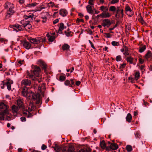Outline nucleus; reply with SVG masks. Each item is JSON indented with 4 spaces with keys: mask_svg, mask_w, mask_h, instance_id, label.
<instances>
[{
    "mask_svg": "<svg viewBox=\"0 0 152 152\" xmlns=\"http://www.w3.org/2000/svg\"><path fill=\"white\" fill-rule=\"evenodd\" d=\"M22 94L23 96L26 97L28 99H33L36 100L37 104H39L41 102L39 94H34L31 91L28 90V88L26 86L23 87Z\"/></svg>",
    "mask_w": 152,
    "mask_h": 152,
    "instance_id": "f257e3e1",
    "label": "nucleus"
},
{
    "mask_svg": "<svg viewBox=\"0 0 152 152\" xmlns=\"http://www.w3.org/2000/svg\"><path fill=\"white\" fill-rule=\"evenodd\" d=\"M34 70L33 71H31V74L28 71H27V76L33 80H37V78L34 77L33 74L35 76L38 77L39 72L40 71V69L39 67L37 66H34Z\"/></svg>",
    "mask_w": 152,
    "mask_h": 152,
    "instance_id": "f03ea898",
    "label": "nucleus"
},
{
    "mask_svg": "<svg viewBox=\"0 0 152 152\" xmlns=\"http://www.w3.org/2000/svg\"><path fill=\"white\" fill-rule=\"evenodd\" d=\"M121 51L123 52L125 56H127L129 54V51L128 50V48L126 46H124L121 49Z\"/></svg>",
    "mask_w": 152,
    "mask_h": 152,
    "instance_id": "7ed1b4c3",
    "label": "nucleus"
},
{
    "mask_svg": "<svg viewBox=\"0 0 152 152\" xmlns=\"http://www.w3.org/2000/svg\"><path fill=\"white\" fill-rule=\"evenodd\" d=\"M10 28H13L14 29L18 32L21 30L23 26L18 24H14L10 25Z\"/></svg>",
    "mask_w": 152,
    "mask_h": 152,
    "instance_id": "20e7f679",
    "label": "nucleus"
},
{
    "mask_svg": "<svg viewBox=\"0 0 152 152\" xmlns=\"http://www.w3.org/2000/svg\"><path fill=\"white\" fill-rule=\"evenodd\" d=\"M34 16L33 13H31L30 15H24V18L26 20H28V22H31L34 18Z\"/></svg>",
    "mask_w": 152,
    "mask_h": 152,
    "instance_id": "39448f33",
    "label": "nucleus"
},
{
    "mask_svg": "<svg viewBox=\"0 0 152 152\" xmlns=\"http://www.w3.org/2000/svg\"><path fill=\"white\" fill-rule=\"evenodd\" d=\"M40 37H38L37 38H28V40L29 41L34 44H38L39 43Z\"/></svg>",
    "mask_w": 152,
    "mask_h": 152,
    "instance_id": "423d86ee",
    "label": "nucleus"
},
{
    "mask_svg": "<svg viewBox=\"0 0 152 152\" xmlns=\"http://www.w3.org/2000/svg\"><path fill=\"white\" fill-rule=\"evenodd\" d=\"M21 84L22 86H30L31 84V81L28 79H23L21 81Z\"/></svg>",
    "mask_w": 152,
    "mask_h": 152,
    "instance_id": "0eeeda50",
    "label": "nucleus"
},
{
    "mask_svg": "<svg viewBox=\"0 0 152 152\" xmlns=\"http://www.w3.org/2000/svg\"><path fill=\"white\" fill-rule=\"evenodd\" d=\"M111 15V14L107 12H104L100 15L99 16H101L102 18H106L110 17Z\"/></svg>",
    "mask_w": 152,
    "mask_h": 152,
    "instance_id": "6e6552de",
    "label": "nucleus"
},
{
    "mask_svg": "<svg viewBox=\"0 0 152 152\" xmlns=\"http://www.w3.org/2000/svg\"><path fill=\"white\" fill-rule=\"evenodd\" d=\"M111 24V23L109 20L108 19H105L103 21L102 23V25L104 27L107 26L108 27Z\"/></svg>",
    "mask_w": 152,
    "mask_h": 152,
    "instance_id": "1a4fd4ad",
    "label": "nucleus"
},
{
    "mask_svg": "<svg viewBox=\"0 0 152 152\" xmlns=\"http://www.w3.org/2000/svg\"><path fill=\"white\" fill-rule=\"evenodd\" d=\"M4 8L7 10H12L14 8V5L10 2L6 3L4 5Z\"/></svg>",
    "mask_w": 152,
    "mask_h": 152,
    "instance_id": "9d476101",
    "label": "nucleus"
},
{
    "mask_svg": "<svg viewBox=\"0 0 152 152\" xmlns=\"http://www.w3.org/2000/svg\"><path fill=\"white\" fill-rule=\"evenodd\" d=\"M113 150H115L118 148V145L115 143H111L109 147H107L106 149L107 150H109V148Z\"/></svg>",
    "mask_w": 152,
    "mask_h": 152,
    "instance_id": "9b49d317",
    "label": "nucleus"
},
{
    "mask_svg": "<svg viewBox=\"0 0 152 152\" xmlns=\"http://www.w3.org/2000/svg\"><path fill=\"white\" fill-rule=\"evenodd\" d=\"M70 81L71 83L69 80H66L64 82L65 85L66 86H69V87H72V85L74 84V82L73 81L72 79H71Z\"/></svg>",
    "mask_w": 152,
    "mask_h": 152,
    "instance_id": "f8f14e48",
    "label": "nucleus"
},
{
    "mask_svg": "<svg viewBox=\"0 0 152 152\" xmlns=\"http://www.w3.org/2000/svg\"><path fill=\"white\" fill-rule=\"evenodd\" d=\"M8 113L9 112L8 110H4L3 112L0 113V120H4V115L7 114H8Z\"/></svg>",
    "mask_w": 152,
    "mask_h": 152,
    "instance_id": "ddd939ff",
    "label": "nucleus"
},
{
    "mask_svg": "<svg viewBox=\"0 0 152 152\" xmlns=\"http://www.w3.org/2000/svg\"><path fill=\"white\" fill-rule=\"evenodd\" d=\"M23 114L24 116L27 118L32 117L33 116L32 114L27 110H23Z\"/></svg>",
    "mask_w": 152,
    "mask_h": 152,
    "instance_id": "4468645a",
    "label": "nucleus"
},
{
    "mask_svg": "<svg viewBox=\"0 0 152 152\" xmlns=\"http://www.w3.org/2000/svg\"><path fill=\"white\" fill-rule=\"evenodd\" d=\"M52 148H53L54 150L56 151V152H60L61 149V146L57 144H55L54 146H53Z\"/></svg>",
    "mask_w": 152,
    "mask_h": 152,
    "instance_id": "2eb2a0df",
    "label": "nucleus"
},
{
    "mask_svg": "<svg viewBox=\"0 0 152 152\" xmlns=\"http://www.w3.org/2000/svg\"><path fill=\"white\" fill-rule=\"evenodd\" d=\"M23 46L26 49H29L30 48L31 45L30 43L28 42L25 41L23 43Z\"/></svg>",
    "mask_w": 152,
    "mask_h": 152,
    "instance_id": "dca6fc26",
    "label": "nucleus"
},
{
    "mask_svg": "<svg viewBox=\"0 0 152 152\" xmlns=\"http://www.w3.org/2000/svg\"><path fill=\"white\" fill-rule=\"evenodd\" d=\"M37 64L42 66V68L43 69H46V64L42 60H39L37 62Z\"/></svg>",
    "mask_w": 152,
    "mask_h": 152,
    "instance_id": "f3484780",
    "label": "nucleus"
},
{
    "mask_svg": "<svg viewBox=\"0 0 152 152\" xmlns=\"http://www.w3.org/2000/svg\"><path fill=\"white\" fill-rule=\"evenodd\" d=\"M64 28V25L62 23H61L60 24V26L59 28V30H58V32L60 34H62L61 31L63 30Z\"/></svg>",
    "mask_w": 152,
    "mask_h": 152,
    "instance_id": "a211bd4d",
    "label": "nucleus"
},
{
    "mask_svg": "<svg viewBox=\"0 0 152 152\" xmlns=\"http://www.w3.org/2000/svg\"><path fill=\"white\" fill-rule=\"evenodd\" d=\"M17 104L19 107H22L23 105L22 99L20 98H19L17 100Z\"/></svg>",
    "mask_w": 152,
    "mask_h": 152,
    "instance_id": "6ab92c4d",
    "label": "nucleus"
},
{
    "mask_svg": "<svg viewBox=\"0 0 152 152\" xmlns=\"http://www.w3.org/2000/svg\"><path fill=\"white\" fill-rule=\"evenodd\" d=\"M126 59L127 61L130 64H133L134 65H135L136 63H133V58L131 57H127Z\"/></svg>",
    "mask_w": 152,
    "mask_h": 152,
    "instance_id": "aec40b11",
    "label": "nucleus"
},
{
    "mask_svg": "<svg viewBox=\"0 0 152 152\" xmlns=\"http://www.w3.org/2000/svg\"><path fill=\"white\" fill-rule=\"evenodd\" d=\"M13 83L12 81L11 80L10 81H8L6 83V85L7 86V88L9 90H10L11 89V84Z\"/></svg>",
    "mask_w": 152,
    "mask_h": 152,
    "instance_id": "412c9836",
    "label": "nucleus"
},
{
    "mask_svg": "<svg viewBox=\"0 0 152 152\" xmlns=\"http://www.w3.org/2000/svg\"><path fill=\"white\" fill-rule=\"evenodd\" d=\"M59 13L60 15L64 17L67 15L68 12L66 10H60Z\"/></svg>",
    "mask_w": 152,
    "mask_h": 152,
    "instance_id": "4be33fe9",
    "label": "nucleus"
},
{
    "mask_svg": "<svg viewBox=\"0 0 152 152\" xmlns=\"http://www.w3.org/2000/svg\"><path fill=\"white\" fill-rule=\"evenodd\" d=\"M3 109L4 110H7V106L4 103H0V110Z\"/></svg>",
    "mask_w": 152,
    "mask_h": 152,
    "instance_id": "5701e85b",
    "label": "nucleus"
},
{
    "mask_svg": "<svg viewBox=\"0 0 152 152\" xmlns=\"http://www.w3.org/2000/svg\"><path fill=\"white\" fill-rule=\"evenodd\" d=\"M132 117L130 113L128 114L126 117V121L129 123L130 122L132 119Z\"/></svg>",
    "mask_w": 152,
    "mask_h": 152,
    "instance_id": "b1692460",
    "label": "nucleus"
},
{
    "mask_svg": "<svg viewBox=\"0 0 152 152\" xmlns=\"http://www.w3.org/2000/svg\"><path fill=\"white\" fill-rule=\"evenodd\" d=\"M49 16V14L47 12H42L41 14V17L42 18H47Z\"/></svg>",
    "mask_w": 152,
    "mask_h": 152,
    "instance_id": "393cba45",
    "label": "nucleus"
},
{
    "mask_svg": "<svg viewBox=\"0 0 152 152\" xmlns=\"http://www.w3.org/2000/svg\"><path fill=\"white\" fill-rule=\"evenodd\" d=\"M14 13V10H8L7 12V17H9Z\"/></svg>",
    "mask_w": 152,
    "mask_h": 152,
    "instance_id": "a878e982",
    "label": "nucleus"
},
{
    "mask_svg": "<svg viewBox=\"0 0 152 152\" xmlns=\"http://www.w3.org/2000/svg\"><path fill=\"white\" fill-rule=\"evenodd\" d=\"M125 11L126 13L130 16H131L134 14L133 10H125Z\"/></svg>",
    "mask_w": 152,
    "mask_h": 152,
    "instance_id": "bb28decb",
    "label": "nucleus"
},
{
    "mask_svg": "<svg viewBox=\"0 0 152 152\" xmlns=\"http://www.w3.org/2000/svg\"><path fill=\"white\" fill-rule=\"evenodd\" d=\"M29 23V22H28L26 24H25V25L24 26V27L25 28V29L26 30L31 29L32 27L31 25Z\"/></svg>",
    "mask_w": 152,
    "mask_h": 152,
    "instance_id": "cd10ccee",
    "label": "nucleus"
},
{
    "mask_svg": "<svg viewBox=\"0 0 152 152\" xmlns=\"http://www.w3.org/2000/svg\"><path fill=\"white\" fill-rule=\"evenodd\" d=\"M18 108L15 105H13L12 107V110L13 113H16L18 111Z\"/></svg>",
    "mask_w": 152,
    "mask_h": 152,
    "instance_id": "c85d7f7f",
    "label": "nucleus"
},
{
    "mask_svg": "<svg viewBox=\"0 0 152 152\" xmlns=\"http://www.w3.org/2000/svg\"><path fill=\"white\" fill-rule=\"evenodd\" d=\"M152 55V54L151 52L150 51L148 50L147 53L145 54V58L148 59V58H150L151 57Z\"/></svg>",
    "mask_w": 152,
    "mask_h": 152,
    "instance_id": "c756f323",
    "label": "nucleus"
},
{
    "mask_svg": "<svg viewBox=\"0 0 152 152\" xmlns=\"http://www.w3.org/2000/svg\"><path fill=\"white\" fill-rule=\"evenodd\" d=\"M34 107L33 104L32 103H29L28 107V110L29 111H31L33 110L34 109Z\"/></svg>",
    "mask_w": 152,
    "mask_h": 152,
    "instance_id": "7c9ffc66",
    "label": "nucleus"
},
{
    "mask_svg": "<svg viewBox=\"0 0 152 152\" xmlns=\"http://www.w3.org/2000/svg\"><path fill=\"white\" fill-rule=\"evenodd\" d=\"M62 49L63 50H67L69 48V46L67 44H64L62 47Z\"/></svg>",
    "mask_w": 152,
    "mask_h": 152,
    "instance_id": "2f4dec72",
    "label": "nucleus"
},
{
    "mask_svg": "<svg viewBox=\"0 0 152 152\" xmlns=\"http://www.w3.org/2000/svg\"><path fill=\"white\" fill-rule=\"evenodd\" d=\"M138 20L140 22L142 23V25H146V23L142 17L140 16V18L138 19Z\"/></svg>",
    "mask_w": 152,
    "mask_h": 152,
    "instance_id": "473e14b6",
    "label": "nucleus"
},
{
    "mask_svg": "<svg viewBox=\"0 0 152 152\" xmlns=\"http://www.w3.org/2000/svg\"><path fill=\"white\" fill-rule=\"evenodd\" d=\"M135 79L137 80L139 78L140 76V73L139 71H137L136 72L134 75Z\"/></svg>",
    "mask_w": 152,
    "mask_h": 152,
    "instance_id": "72a5a7b5",
    "label": "nucleus"
},
{
    "mask_svg": "<svg viewBox=\"0 0 152 152\" xmlns=\"http://www.w3.org/2000/svg\"><path fill=\"white\" fill-rule=\"evenodd\" d=\"M100 145L101 148L102 149H104L106 148V145L104 141H103L101 142L100 143Z\"/></svg>",
    "mask_w": 152,
    "mask_h": 152,
    "instance_id": "f704fd0d",
    "label": "nucleus"
},
{
    "mask_svg": "<svg viewBox=\"0 0 152 152\" xmlns=\"http://www.w3.org/2000/svg\"><path fill=\"white\" fill-rule=\"evenodd\" d=\"M146 46L145 45H143L139 49V52L140 53H142L146 49Z\"/></svg>",
    "mask_w": 152,
    "mask_h": 152,
    "instance_id": "c9c22d12",
    "label": "nucleus"
},
{
    "mask_svg": "<svg viewBox=\"0 0 152 152\" xmlns=\"http://www.w3.org/2000/svg\"><path fill=\"white\" fill-rule=\"evenodd\" d=\"M126 149L128 152H131L132 150V146L130 145H127L126 146Z\"/></svg>",
    "mask_w": 152,
    "mask_h": 152,
    "instance_id": "e433bc0d",
    "label": "nucleus"
},
{
    "mask_svg": "<svg viewBox=\"0 0 152 152\" xmlns=\"http://www.w3.org/2000/svg\"><path fill=\"white\" fill-rule=\"evenodd\" d=\"M45 88L44 84H43L41 86H39L38 89V90L40 91H41L43 90H45Z\"/></svg>",
    "mask_w": 152,
    "mask_h": 152,
    "instance_id": "4c0bfd02",
    "label": "nucleus"
},
{
    "mask_svg": "<svg viewBox=\"0 0 152 152\" xmlns=\"http://www.w3.org/2000/svg\"><path fill=\"white\" fill-rule=\"evenodd\" d=\"M74 150L75 149L72 146H70L68 148V152H74Z\"/></svg>",
    "mask_w": 152,
    "mask_h": 152,
    "instance_id": "58836bf2",
    "label": "nucleus"
},
{
    "mask_svg": "<svg viewBox=\"0 0 152 152\" xmlns=\"http://www.w3.org/2000/svg\"><path fill=\"white\" fill-rule=\"evenodd\" d=\"M88 5L86 7V8L87 10H92V9H94V3H93V4H90Z\"/></svg>",
    "mask_w": 152,
    "mask_h": 152,
    "instance_id": "ea45409f",
    "label": "nucleus"
},
{
    "mask_svg": "<svg viewBox=\"0 0 152 152\" xmlns=\"http://www.w3.org/2000/svg\"><path fill=\"white\" fill-rule=\"evenodd\" d=\"M112 45L114 46H118L119 45V43L118 42L113 41L111 42Z\"/></svg>",
    "mask_w": 152,
    "mask_h": 152,
    "instance_id": "a19ab883",
    "label": "nucleus"
},
{
    "mask_svg": "<svg viewBox=\"0 0 152 152\" xmlns=\"http://www.w3.org/2000/svg\"><path fill=\"white\" fill-rule=\"evenodd\" d=\"M55 38V37L54 36H51L48 38V40L50 42H52L54 41Z\"/></svg>",
    "mask_w": 152,
    "mask_h": 152,
    "instance_id": "79ce46f5",
    "label": "nucleus"
},
{
    "mask_svg": "<svg viewBox=\"0 0 152 152\" xmlns=\"http://www.w3.org/2000/svg\"><path fill=\"white\" fill-rule=\"evenodd\" d=\"M26 20H21L20 22V23L23 25V27H24V26H25V24H26V23L28 22V20L26 21Z\"/></svg>",
    "mask_w": 152,
    "mask_h": 152,
    "instance_id": "37998d69",
    "label": "nucleus"
},
{
    "mask_svg": "<svg viewBox=\"0 0 152 152\" xmlns=\"http://www.w3.org/2000/svg\"><path fill=\"white\" fill-rule=\"evenodd\" d=\"M123 10H117L116 14V16H118L119 15V13H120L122 15L123 12Z\"/></svg>",
    "mask_w": 152,
    "mask_h": 152,
    "instance_id": "c03bdc74",
    "label": "nucleus"
},
{
    "mask_svg": "<svg viewBox=\"0 0 152 152\" xmlns=\"http://www.w3.org/2000/svg\"><path fill=\"white\" fill-rule=\"evenodd\" d=\"M121 59V56H118L116 58V60L117 61H120Z\"/></svg>",
    "mask_w": 152,
    "mask_h": 152,
    "instance_id": "a18cd8bd",
    "label": "nucleus"
},
{
    "mask_svg": "<svg viewBox=\"0 0 152 152\" xmlns=\"http://www.w3.org/2000/svg\"><path fill=\"white\" fill-rule=\"evenodd\" d=\"M128 80L131 83H134V79L133 78L132 76H130L128 78Z\"/></svg>",
    "mask_w": 152,
    "mask_h": 152,
    "instance_id": "49530a36",
    "label": "nucleus"
},
{
    "mask_svg": "<svg viewBox=\"0 0 152 152\" xmlns=\"http://www.w3.org/2000/svg\"><path fill=\"white\" fill-rule=\"evenodd\" d=\"M66 78V77L63 75L61 76L60 77V80L61 81H64Z\"/></svg>",
    "mask_w": 152,
    "mask_h": 152,
    "instance_id": "de8ad7c7",
    "label": "nucleus"
},
{
    "mask_svg": "<svg viewBox=\"0 0 152 152\" xmlns=\"http://www.w3.org/2000/svg\"><path fill=\"white\" fill-rule=\"evenodd\" d=\"M37 4L36 3H32L31 4H29L28 5V7H34L36 6L37 5Z\"/></svg>",
    "mask_w": 152,
    "mask_h": 152,
    "instance_id": "09e8293b",
    "label": "nucleus"
},
{
    "mask_svg": "<svg viewBox=\"0 0 152 152\" xmlns=\"http://www.w3.org/2000/svg\"><path fill=\"white\" fill-rule=\"evenodd\" d=\"M78 152H90L89 151L84 149H81Z\"/></svg>",
    "mask_w": 152,
    "mask_h": 152,
    "instance_id": "8fccbe9b",
    "label": "nucleus"
},
{
    "mask_svg": "<svg viewBox=\"0 0 152 152\" xmlns=\"http://www.w3.org/2000/svg\"><path fill=\"white\" fill-rule=\"evenodd\" d=\"M65 34L67 37H69V36H72L71 32H66V31H65Z\"/></svg>",
    "mask_w": 152,
    "mask_h": 152,
    "instance_id": "3c124183",
    "label": "nucleus"
},
{
    "mask_svg": "<svg viewBox=\"0 0 152 152\" xmlns=\"http://www.w3.org/2000/svg\"><path fill=\"white\" fill-rule=\"evenodd\" d=\"M139 62L140 64H143L144 62V59H142V58H139Z\"/></svg>",
    "mask_w": 152,
    "mask_h": 152,
    "instance_id": "603ef678",
    "label": "nucleus"
},
{
    "mask_svg": "<svg viewBox=\"0 0 152 152\" xmlns=\"http://www.w3.org/2000/svg\"><path fill=\"white\" fill-rule=\"evenodd\" d=\"M76 23H78L80 22H84V20L83 19H80L79 18H77L76 20Z\"/></svg>",
    "mask_w": 152,
    "mask_h": 152,
    "instance_id": "864d4df0",
    "label": "nucleus"
},
{
    "mask_svg": "<svg viewBox=\"0 0 152 152\" xmlns=\"http://www.w3.org/2000/svg\"><path fill=\"white\" fill-rule=\"evenodd\" d=\"M54 5V3L52 2H50L48 4V6L49 7H53Z\"/></svg>",
    "mask_w": 152,
    "mask_h": 152,
    "instance_id": "5fc2aeb1",
    "label": "nucleus"
},
{
    "mask_svg": "<svg viewBox=\"0 0 152 152\" xmlns=\"http://www.w3.org/2000/svg\"><path fill=\"white\" fill-rule=\"evenodd\" d=\"M119 1V0H112L110 3L112 4H114L118 3Z\"/></svg>",
    "mask_w": 152,
    "mask_h": 152,
    "instance_id": "6e6d98bb",
    "label": "nucleus"
},
{
    "mask_svg": "<svg viewBox=\"0 0 152 152\" xmlns=\"http://www.w3.org/2000/svg\"><path fill=\"white\" fill-rule=\"evenodd\" d=\"M144 68L145 66L144 65H142L140 66V69L142 70V72H143V71L145 70Z\"/></svg>",
    "mask_w": 152,
    "mask_h": 152,
    "instance_id": "4d7b16f0",
    "label": "nucleus"
},
{
    "mask_svg": "<svg viewBox=\"0 0 152 152\" xmlns=\"http://www.w3.org/2000/svg\"><path fill=\"white\" fill-rule=\"evenodd\" d=\"M126 66V64H121L120 65V68L121 69H122L124 68Z\"/></svg>",
    "mask_w": 152,
    "mask_h": 152,
    "instance_id": "13d9d810",
    "label": "nucleus"
},
{
    "mask_svg": "<svg viewBox=\"0 0 152 152\" xmlns=\"http://www.w3.org/2000/svg\"><path fill=\"white\" fill-rule=\"evenodd\" d=\"M95 10H88V12L91 14H94V11Z\"/></svg>",
    "mask_w": 152,
    "mask_h": 152,
    "instance_id": "bf43d9fd",
    "label": "nucleus"
},
{
    "mask_svg": "<svg viewBox=\"0 0 152 152\" xmlns=\"http://www.w3.org/2000/svg\"><path fill=\"white\" fill-rule=\"evenodd\" d=\"M88 41H89V43H90V44H91V47L95 49V48L94 47V45L93 44V43L90 40H89Z\"/></svg>",
    "mask_w": 152,
    "mask_h": 152,
    "instance_id": "052dcab7",
    "label": "nucleus"
},
{
    "mask_svg": "<svg viewBox=\"0 0 152 152\" xmlns=\"http://www.w3.org/2000/svg\"><path fill=\"white\" fill-rule=\"evenodd\" d=\"M20 120L22 122H25L26 121V118L23 117H22L20 118Z\"/></svg>",
    "mask_w": 152,
    "mask_h": 152,
    "instance_id": "680f3d73",
    "label": "nucleus"
},
{
    "mask_svg": "<svg viewBox=\"0 0 152 152\" xmlns=\"http://www.w3.org/2000/svg\"><path fill=\"white\" fill-rule=\"evenodd\" d=\"M40 41H39V43L40 42H44L45 41V38H41L40 37Z\"/></svg>",
    "mask_w": 152,
    "mask_h": 152,
    "instance_id": "e2e57ef3",
    "label": "nucleus"
},
{
    "mask_svg": "<svg viewBox=\"0 0 152 152\" xmlns=\"http://www.w3.org/2000/svg\"><path fill=\"white\" fill-rule=\"evenodd\" d=\"M42 149L43 150H44L47 148V146L45 145H42Z\"/></svg>",
    "mask_w": 152,
    "mask_h": 152,
    "instance_id": "0e129e2a",
    "label": "nucleus"
},
{
    "mask_svg": "<svg viewBox=\"0 0 152 152\" xmlns=\"http://www.w3.org/2000/svg\"><path fill=\"white\" fill-rule=\"evenodd\" d=\"M95 0H89L88 4H93V3L94 2Z\"/></svg>",
    "mask_w": 152,
    "mask_h": 152,
    "instance_id": "69168bd1",
    "label": "nucleus"
},
{
    "mask_svg": "<svg viewBox=\"0 0 152 152\" xmlns=\"http://www.w3.org/2000/svg\"><path fill=\"white\" fill-rule=\"evenodd\" d=\"M59 21V19H56L53 21V23L54 24H55L57 23Z\"/></svg>",
    "mask_w": 152,
    "mask_h": 152,
    "instance_id": "338daca9",
    "label": "nucleus"
},
{
    "mask_svg": "<svg viewBox=\"0 0 152 152\" xmlns=\"http://www.w3.org/2000/svg\"><path fill=\"white\" fill-rule=\"evenodd\" d=\"M61 150L63 152H66V147H64L63 148H61Z\"/></svg>",
    "mask_w": 152,
    "mask_h": 152,
    "instance_id": "774afa93",
    "label": "nucleus"
}]
</instances>
